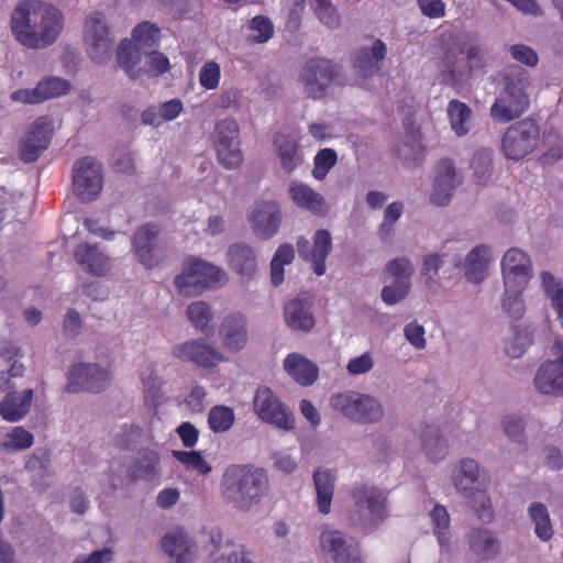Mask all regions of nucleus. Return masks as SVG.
<instances>
[{
  "label": "nucleus",
  "instance_id": "nucleus-1",
  "mask_svg": "<svg viewBox=\"0 0 563 563\" xmlns=\"http://www.w3.org/2000/svg\"><path fill=\"white\" fill-rule=\"evenodd\" d=\"M268 487L266 471L253 464L227 466L220 482V493L224 503L242 511H247L260 504Z\"/></svg>",
  "mask_w": 563,
  "mask_h": 563
},
{
  "label": "nucleus",
  "instance_id": "nucleus-2",
  "mask_svg": "<svg viewBox=\"0 0 563 563\" xmlns=\"http://www.w3.org/2000/svg\"><path fill=\"white\" fill-rule=\"evenodd\" d=\"M441 48V75L452 85L471 78L475 70L485 66L483 49L475 41H461L453 34L442 35Z\"/></svg>",
  "mask_w": 563,
  "mask_h": 563
},
{
  "label": "nucleus",
  "instance_id": "nucleus-3",
  "mask_svg": "<svg viewBox=\"0 0 563 563\" xmlns=\"http://www.w3.org/2000/svg\"><path fill=\"white\" fill-rule=\"evenodd\" d=\"M503 79L504 89L489 111L494 121L508 123L519 118L529 107V74L519 66H509L504 70Z\"/></svg>",
  "mask_w": 563,
  "mask_h": 563
},
{
  "label": "nucleus",
  "instance_id": "nucleus-4",
  "mask_svg": "<svg viewBox=\"0 0 563 563\" xmlns=\"http://www.w3.org/2000/svg\"><path fill=\"white\" fill-rule=\"evenodd\" d=\"M353 505L347 512L351 526L365 532L374 530L387 517V497L383 490L366 484L356 485L351 492Z\"/></svg>",
  "mask_w": 563,
  "mask_h": 563
},
{
  "label": "nucleus",
  "instance_id": "nucleus-5",
  "mask_svg": "<svg viewBox=\"0 0 563 563\" xmlns=\"http://www.w3.org/2000/svg\"><path fill=\"white\" fill-rule=\"evenodd\" d=\"M478 464L473 459H463L454 473V486L459 492L470 493V505L483 522L494 519V509L485 489H478Z\"/></svg>",
  "mask_w": 563,
  "mask_h": 563
},
{
  "label": "nucleus",
  "instance_id": "nucleus-6",
  "mask_svg": "<svg viewBox=\"0 0 563 563\" xmlns=\"http://www.w3.org/2000/svg\"><path fill=\"white\" fill-rule=\"evenodd\" d=\"M225 279L219 267L199 258L191 257L176 276L175 285L184 296L199 294L205 288L217 287Z\"/></svg>",
  "mask_w": 563,
  "mask_h": 563
},
{
  "label": "nucleus",
  "instance_id": "nucleus-7",
  "mask_svg": "<svg viewBox=\"0 0 563 563\" xmlns=\"http://www.w3.org/2000/svg\"><path fill=\"white\" fill-rule=\"evenodd\" d=\"M24 366L14 362L7 372L0 373V389L5 393L4 399L0 402V416L7 421H18L24 417L31 407L33 390L27 388L20 396L15 391L13 378L22 377Z\"/></svg>",
  "mask_w": 563,
  "mask_h": 563
},
{
  "label": "nucleus",
  "instance_id": "nucleus-8",
  "mask_svg": "<svg viewBox=\"0 0 563 563\" xmlns=\"http://www.w3.org/2000/svg\"><path fill=\"white\" fill-rule=\"evenodd\" d=\"M539 141L540 126L533 119L526 118L507 128L501 147L509 159L520 161L537 148Z\"/></svg>",
  "mask_w": 563,
  "mask_h": 563
},
{
  "label": "nucleus",
  "instance_id": "nucleus-9",
  "mask_svg": "<svg viewBox=\"0 0 563 563\" xmlns=\"http://www.w3.org/2000/svg\"><path fill=\"white\" fill-rule=\"evenodd\" d=\"M330 406L342 416L358 422H375L383 416L382 406L376 399L357 391L332 395Z\"/></svg>",
  "mask_w": 563,
  "mask_h": 563
},
{
  "label": "nucleus",
  "instance_id": "nucleus-10",
  "mask_svg": "<svg viewBox=\"0 0 563 563\" xmlns=\"http://www.w3.org/2000/svg\"><path fill=\"white\" fill-rule=\"evenodd\" d=\"M84 42L87 54L96 64H104L110 60L114 40L102 12L90 13L84 25Z\"/></svg>",
  "mask_w": 563,
  "mask_h": 563
},
{
  "label": "nucleus",
  "instance_id": "nucleus-11",
  "mask_svg": "<svg viewBox=\"0 0 563 563\" xmlns=\"http://www.w3.org/2000/svg\"><path fill=\"white\" fill-rule=\"evenodd\" d=\"M71 179L77 198L82 202H91L103 187L102 165L91 156L81 157L74 163Z\"/></svg>",
  "mask_w": 563,
  "mask_h": 563
},
{
  "label": "nucleus",
  "instance_id": "nucleus-12",
  "mask_svg": "<svg viewBox=\"0 0 563 563\" xmlns=\"http://www.w3.org/2000/svg\"><path fill=\"white\" fill-rule=\"evenodd\" d=\"M339 75V65L327 58L314 57L305 63L299 79L309 98L321 99L327 95L328 88Z\"/></svg>",
  "mask_w": 563,
  "mask_h": 563
},
{
  "label": "nucleus",
  "instance_id": "nucleus-13",
  "mask_svg": "<svg viewBox=\"0 0 563 563\" xmlns=\"http://www.w3.org/2000/svg\"><path fill=\"white\" fill-rule=\"evenodd\" d=\"M254 410L266 423L285 431L295 429L291 410L268 387L257 388L254 396Z\"/></svg>",
  "mask_w": 563,
  "mask_h": 563
},
{
  "label": "nucleus",
  "instance_id": "nucleus-14",
  "mask_svg": "<svg viewBox=\"0 0 563 563\" xmlns=\"http://www.w3.org/2000/svg\"><path fill=\"white\" fill-rule=\"evenodd\" d=\"M239 125L232 118L221 120L216 125V150L220 164L228 168H236L243 162L239 147Z\"/></svg>",
  "mask_w": 563,
  "mask_h": 563
},
{
  "label": "nucleus",
  "instance_id": "nucleus-15",
  "mask_svg": "<svg viewBox=\"0 0 563 563\" xmlns=\"http://www.w3.org/2000/svg\"><path fill=\"white\" fill-rule=\"evenodd\" d=\"M35 41H32L31 48H45L54 44L64 29V15L53 4L40 1L37 5V18L33 25Z\"/></svg>",
  "mask_w": 563,
  "mask_h": 563
},
{
  "label": "nucleus",
  "instance_id": "nucleus-16",
  "mask_svg": "<svg viewBox=\"0 0 563 563\" xmlns=\"http://www.w3.org/2000/svg\"><path fill=\"white\" fill-rule=\"evenodd\" d=\"M555 360L543 363L534 377V385L544 395L563 396V341L555 340L552 346Z\"/></svg>",
  "mask_w": 563,
  "mask_h": 563
},
{
  "label": "nucleus",
  "instance_id": "nucleus-17",
  "mask_svg": "<svg viewBox=\"0 0 563 563\" xmlns=\"http://www.w3.org/2000/svg\"><path fill=\"white\" fill-rule=\"evenodd\" d=\"M109 380L110 374L108 371L96 364L79 363L69 371L66 391L71 394L79 391L99 393L106 388Z\"/></svg>",
  "mask_w": 563,
  "mask_h": 563
},
{
  "label": "nucleus",
  "instance_id": "nucleus-18",
  "mask_svg": "<svg viewBox=\"0 0 563 563\" xmlns=\"http://www.w3.org/2000/svg\"><path fill=\"white\" fill-rule=\"evenodd\" d=\"M159 228L153 223L141 225L132 239V252L137 261L146 268L152 269L163 260L157 245Z\"/></svg>",
  "mask_w": 563,
  "mask_h": 563
},
{
  "label": "nucleus",
  "instance_id": "nucleus-19",
  "mask_svg": "<svg viewBox=\"0 0 563 563\" xmlns=\"http://www.w3.org/2000/svg\"><path fill=\"white\" fill-rule=\"evenodd\" d=\"M385 274L393 278V283L382 290V299L387 305L400 301L409 292L412 266L408 258H395L387 263Z\"/></svg>",
  "mask_w": 563,
  "mask_h": 563
},
{
  "label": "nucleus",
  "instance_id": "nucleus-20",
  "mask_svg": "<svg viewBox=\"0 0 563 563\" xmlns=\"http://www.w3.org/2000/svg\"><path fill=\"white\" fill-rule=\"evenodd\" d=\"M40 0H21L10 15V29L14 38L23 46L31 48L35 41L34 23L37 18Z\"/></svg>",
  "mask_w": 563,
  "mask_h": 563
},
{
  "label": "nucleus",
  "instance_id": "nucleus-21",
  "mask_svg": "<svg viewBox=\"0 0 563 563\" xmlns=\"http://www.w3.org/2000/svg\"><path fill=\"white\" fill-rule=\"evenodd\" d=\"M320 543L335 563H363L358 542L346 538L341 531L322 532Z\"/></svg>",
  "mask_w": 563,
  "mask_h": 563
},
{
  "label": "nucleus",
  "instance_id": "nucleus-22",
  "mask_svg": "<svg viewBox=\"0 0 563 563\" xmlns=\"http://www.w3.org/2000/svg\"><path fill=\"white\" fill-rule=\"evenodd\" d=\"M501 271L507 289L527 287L532 275L531 261L525 252L514 247L504 255Z\"/></svg>",
  "mask_w": 563,
  "mask_h": 563
},
{
  "label": "nucleus",
  "instance_id": "nucleus-23",
  "mask_svg": "<svg viewBox=\"0 0 563 563\" xmlns=\"http://www.w3.org/2000/svg\"><path fill=\"white\" fill-rule=\"evenodd\" d=\"M332 250L331 234L325 229L318 230L313 235V245L305 238L297 240V251L300 257L310 262L317 276L325 273V260Z\"/></svg>",
  "mask_w": 563,
  "mask_h": 563
},
{
  "label": "nucleus",
  "instance_id": "nucleus-24",
  "mask_svg": "<svg viewBox=\"0 0 563 563\" xmlns=\"http://www.w3.org/2000/svg\"><path fill=\"white\" fill-rule=\"evenodd\" d=\"M53 129L46 118H40L30 126L20 143V158L25 163L35 162L48 147Z\"/></svg>",
  "mask_w": 563,
  "mask_h": 563
},
{
  "label": "nucleus",
  "instance_id": "nucleus-25",
  "mask_svg": "<svg viewBox=\"0 0 563 563\" xmlns=\"http://www.w3.org/2000/svg\"><path fill=\"white\" fill-rule=\"evenodd\" d=\"M70 84L58 77H47L33 89H19L11 93V100L25 104H36L68 93Z\"/></svg>",
  "mask_w": 563,
  "mask_h": 563
},
{
  "label": "nucleus",
  "instance_id": "nucleus-26",
  "mask_svg": "<svg viewBox=\"0 0 563 563\" xmlns=\"http://www.w3.org/2000/svg\"><path fill=\"white\" fill-rule=\"evenodd\" d=\"M173 354L183 362H191L203 368L213 367L224 360V356L205 340H191L176 345Z\"/></svg>",
  "mask_w": 563,
  "mask_h": 563
},
{
  "label": "nucleus",
  "instance_id": "nucleus-27",
  "mask_svg": "<svg viewBox=\"0 0 563 563\" xmlns=\"http://www.w3.org/2000/svg\"><path fill=\"white\" fill-rule=\"evenodd\" d=\"M249 220L254 232L261 239L272 238L279 229L282 213L276 201H256L249 213Z\"/></svg>",
  "mask_w": 563,
  "mask_h": 563
},
{
  "label": "nucleus",
  "instance_id": "nucleus-28",
  "mask_svg": "<svg viewBox=\"0 0 563 563\" xmlns=\"http://www.w3.org/2000/svg\"><path fill=\"white\" fill-rule=\"evenodd\" d=\"M219 334L227 350L239 352L247 341L245 317L240 312L228 314L221 322Z\"/></svg>",
  "mask_w": 563,
  "mask_h": 563
},
{
  "label": "nucleus",
  "instance_id": "nucleus-29",
  "mask_svg": "<svg viewBox=\"0 0 563 563\" xmlns=\"http://www.w3.org/2000/svg\"><path fill=\"white\" fill-rule=\"evenodd\" d=\"M75 261L89 274L104 276L111 267V261L97 244L80 243L74 250Z\"/></svg>",
  "mask_w": 563,
  "mask_h": 563
},
{
  "label": "nucleus",
  "instance_id": "nucleus-30",
  "mask_svg": "<svg viewBox=\"0 0 563 563\" xmlns=\"http://www.w3.org/2000/svg\"><path fill=\"white\" fill-rule=\"evenodd\" d=\"M455 184V168L451 159L444 158L438 163L433 191L430 196L431 203L446 206L452 196Z\"/></svg>",
  "mask_w": 563,
  "mask_h": 563
},
{
  "label": "nucleus",
  "instance_id": "nucleus-31",
  "mask_svg": "<svg viewBox=\"0 0 563 563\" xmlns=\"http://www.w3.org/2000/svg\"><path fill=\"white\" fill-rule=\"evenodd\" d=\"M289 196L300 209L310 211L316 216H325L329 211L323 196L303 183L292 181L289 185Z\"/></svg>",
  "mask_w": 563,
  "mask_h": 563
},
{
  "label": "nucleus",
  "instance_id": "nucleus-32",
  "mask_svg": "<svg viewBox=\"0 0 563 563\" xmlns=\"http://www.w3.org/2000/svg\"><path fill=\"white\" fill-rule=\"evenodd\" d=\"M229 266L241 279L249 280L256 273L257 261L253 249L243 242L232 244L227 253Z\"/></svg>",
  "mask_w": 563,
  "mask_h": 563
},
{
  "label": "nucleus",
  "instance_id": "nucleus-33",
  "mask_svg": "<svg viewBox=\"0 0 563 563\" xmlns=\"http://www.w3.org/2000/svg\"><path fill=\"white\" fill-rule=\"evenodd\" d=\"M161 548L176 563H187L192 556V543L186 531L179 527L162 538Z\"/></svg>",
  "mask_w": 563,
  "mask_h": 563
},
{
  "label": "nucleus",
  "instance_id": "nucleus-34",
  "mask_svg": "<svg viewBox=\"0 0 563 563\" xmlns=\"http://www.w3.org/2000/svg\"><path fill=\"white\" fill-rule=\"evenodd\" d=\"M387 48L385 43L380 40H376L371 49L363 47L356 52L353 62L354 67L364 78L373 76L379 71V62L385 58Z\"/></svg>",
  "mask_w": 563,
  "mask_h": 563
},
{
  "label": "nucleus",
  "instance_id": "nucleus-35",
  "mask_svg": "<svg viewBox=\"0 0 563 563\" xmlns=\"http://www.w3.org/2000/svg\"><path fill=\"white\" fill-rule=\"evenodd\" d=\"M285 322L292 330L310 331L314 327L311 303L307 300L292 299L285 305Z\"/></svg>",
  "mask_w": 563,
  "mask_h": 563
},
{
  "label": "nucleus",
  "instance_id": "nucleus-36",
  "mask_svg": "<svg viewBox=\"0 0 563 563\" xmlns=\"http://www.w3.org/2000/svg\"><path fill=\"white\" fill-rule=\"evenodd\" d=\"M284 368L289 376L302 386L312 385L319 375L318 367L298 353H291L285 358Z\"/></svg>",
  "mask_w": 563,
  "mask_h": 563
},
{
  "label": "nucleus",
  "instance_id": "nucleus-37",
  "mask_svg": "<svg viewBox=\"0 0 563 563\" xmlns=\"http://www.w3.org/2000/svg\"><path fill=\"white\" fill-rule=\"evenodd\" d=\"M335 476L329 470L318 468L313 472V484L317 493L318 510L327 515L331 510Z\"/></svg>",
  "mask_w": 563,
  "mask_h": 563
},
{
  "label": "nucleus",
  "instance_id": "nucleus-38",
  "mask_svg": "<svg viewBox=\"0 0 563 563\" xmlns=\"http://www.w3.org/2000/svg\"><path fill=\"white\" fill-rule=\"evenodd\" d=\"M472 552L481 560H490L499 551L498 540L486 529H472L468 534Z\"/></svg>",
  "mask_w": 563,
  "mask_h": 563
},
{
  "label": "nucleus",
  "instance_id": "nucleus-39",
  "mask_svg": "<svg viewBox=\"0 0 563 563\" xmlns=\"http://www.w3.org/2000/svg\"><path fill=\"white\" fill-rule=\"evenodd\" d=\"M142 49L129 38L120 42L117 48V62L121 68L124 69L126 75L133 79L141 75V68H136L141 59Z\"/></svg>",
  "mask_w": 563,
  "mask_h": 563
},
{
  "label": "nucleus",
  "instance_id": "nucleus-40",
  "mask_svg": "<svg viewBox=\"0 0 563 563\" xmlns=\"http://www.w3.org/2000/svg\"><path fill=\"white\" fill-rule=\"evenodd\" d=\"M159 455L156 451L144 449L139 452V459L128 470V476L132 481L139 478L152 479L157 475Z\"/></svg>",
  "mask_w": 563,
  "mask_h": 563
},
{
  "label": "nucleus",
  "instance_id": "nucleus-41",
  "mask_svg": "<svg viewBox=\"0 0 563 563\" xmlns=\"http://www.w3.org/2000/svg\"><path fill=\"white\" fill-rule=\"evenodd\" d=\"M489 249L486 245H477L467 255L465 276L467 280L478 284L485 277L489 263Z\"/></svg>",
  "mask_w": 563,
  "mask_h": 563
},
{
  "label": "nucleus",
  "instance_id": "nucleus-42",
  "mask_svg": "<svg viewBox=\"0 0 563 563\" xmlns=\"http://www.w3.org/2000/svg\"><path fill=\"white\" fill-rule=\"evenodd\" d=\"M274 144L277 147L283 168L287 173L292 172L301 163L297 141L289 135L278 133L274 139Z\"/></svg>",
  "mask_w": 563,
  "mask_h": 563
},
{
  "label": "nucleus",
  "instance_id": "nucleus-43",
  "mask_svg": "<svg viewBox=\"0 0 563 563\" xmlns=\"http://www.w3.org/2000/svg\"><path fill=\"white\" fill-rule=\"evenodd\" d=\"M542 287L552 309L556 312V319L563 328V284L558 282L549 272L541 273Z\"/></svg>",
  "mask_w": 563,
  "mask_h": 563
},
{
  "label": "nucleus",
  "instance_id": "nucleus-44",
  "mask_svg": "<svg viewBox=\"0 0 563 563\" xmlns=\"http://www.w3.org/2000/svg\"><path fill=\"white\" fill-rule=\"evenodd\" d=\"M446 110L451 128L455 134L459 136L467 134L470 131L468 121L472 115L470 107L457 99H453L449 102Z\"/></svg>",
  "mask_w": 563,
  "mask_h": 563
},
{
  "label": "nucleus",
  "instance_id": "nucleus-45",
  "mask_svg": "<svg viewBox=\"0 0 563 563\" xmlns=\"http://www.w3.org/2000/svg\"><path fill=\"white\" fill-rule=\"evenodd\" d=\"M529 517L534 523V532L542 541H548L553 536V528L549 511L542 503H533L529 507Z\"/></svg>",
  "mask_w": 563,
  "mask_h": 563
},
{
  "label": "nucleus",
  "instance_id": "nucleus-46",
  "mask_svg": "<svg viewBox=\"0 0 563 563\" xmlns=\"http://www.w3.org/2000/svg\"><path fill=\"white\" fill-rule=\"evenodd\" d=\"M235 416L231 407L217 405L208 413L209 428L216 433L230 430L234 423Z\"/></svg>",
  "mask_w": 563,
  "mask_h": 563
},
{
  "label": "nucleus",
  "instance_id": "nucleus-47",
  "mask_svg": "<svg viewBox=\"0 0 563 563\" xmlns=\"http://www.w3.org/2000/svg\"><path fill=\"white\" fill-rule=\"evenodd\" d=\"M161 37V30L151 22L139 23L132 32V41L142 51L154 47Z\"/></svg>",
  "mask_w": 563,
  "mask_h": 563
},
{
  "label": "nucleus",
  "instance_id": "nucleus-48",
  "mask_svg": "<svg viewBox=\"0 0 563 563\" xmlns=\"http://www.w3.org/2000/svg\"><path fill=\"white\" fill-rule=\"evenodd\" d=\"M433 523V532L438 538V542L441 548L449 545V528H450V516L445 507L435 505L430 514Z\"/></svg>",
  "mask_w": 563,
  "mask_h": 563
},
{
  "label": "nucleus",
  "instance_id": "nucleus-49",
  "mask_svg": "<svg viewBox=\"0 0 563 563\" xmlns=\"http://www.w3.org/2000/svg\"><path fill=\"white\" fill-rule=\"evenodd\" d=\"M33 434L23 427H14L0 442L2 450H25L32 446Z\"/></svg>",
  "mask_w": 563,
  "mask_h": 563
},
{
  "label": "nucleus",
  "instance_id": "nucleus-50",
  "mask_svg": "<svg viewBox=\"0 0 563 563\" xmlns=\"http://www.w3.org/2000/svg\"><path fill=\"white\" fill-rule=\"evenodd\" d=\"M173 456L181 463L186 468L197 471L201 475L211 472L210 464L203 459L198 451H173Z\"/></svg>",
  "mask_w": 563,
  "mask_h": 563
},
{
  "label": "nucleus",
  "instance_id": "nucleus-51",
  "mask_svg": "<svg viewBox=\"0 0 563 563\" xmlns=\"http://www.w3.org/2000/svg\"><path fill=\"white\" fill-rule=\"evenodd\" d=\"M308 3L317 18L330 29H336L340 19L335 7L330 0H308Z\"/></svg>",
  "mask_w": 563,
  "mask_h": 563
},
{
  "label": "nucleus",
  "instance_id": "nucleus-52",
  "mask_svg": "<svg viewBox=\"0 0 563 563\" xmlns=\"http://www.w3.org/2000/svg\"><path fill=\"white\" fill-rule=\"evenodd\" d=\"M252 34L249 36L251 43H265L274 35V25L272 21L264 15H256L250 21L249 25Z\"/></svg>",
  "mask_w": 563,
  "mask_h": 563
},
{
  "label": "nucleus",
  "instance_id": "nucleus-53",
  "mask_svg": "<svg viewBox=\"0 0 563 563\" xmlns=\"http://www.w3.org/2000/svg\"><path fill=\"white\" fill-rule=\"evenodd\" d=\"M422 446L432 461L440 460L446 454V444L443 438L438 432L433 434L431 427H427L422 434Z\"/></svg>",
  "mask_w": 563,
  "mask_h": 563
},
{
  "label": "nucleus",
  "instance_id": "nucleus-54",
  "mask_svg": "<svg viewBox=\"0 0 563 563\" xmlns=\"http://www.w3.org/2000/svg\"><path fill=\"white\" fill-rule=\"evenodd\" d=\"M525 288L526 287L507 289V287H505L503 308L504 311L514 319H520L526 311V307L521 297Z\"/></svg>",
  "mask_w": 563,
  "mask_h": 563
},
{
  "label": "nucleus",
  "instance_id": "nucleus-55",
  "mask_svg": "<svg viewBox=\"0 0 563 563\" xmlns=\"http://www.w3.org/2000/svg\"><path fill=\"white\" fill-rule=\"evenodd\" d=\"M187 316L192 325L203 333H208V323L212 319L211 308L203 301L192 302L187 309Z\"/></svg>",
  "mask_w": 563,
  "mask_h": 563
},
{
  "label": "nucleus",
  "instance_id": "nucleus-56",
  "mask_svg": "<svg viewBox=\"0 0 563 563\" xmlns=\"http://www.w3.org/2000/svg\"><path fill=\"white\" fill-rule=\"evenodd\" d=\"M338 155L332 148H322L314 156L312 175L316 179L322 180L329 170L335 165Z\"/></svg>",
  "mask_w": 563,
  "mask_h": 563
},
{
  "label": "nucleus",
  "instance_id": "nucleus-57",
  "mask_svg": "<svg viewBox=\"0 0 563 563\" xmlns=\"http://www.w3.org/2000/svg\"><path fill=\"white\" fill-rule=\"evenodd\" d=\"M221 77V69L218 63L210 60L202 65L199 73V84L207 90L218 88Z\"/></svg>",
  "mask_w": 563,
  "mask_h": 563
},
{
  "label": "nucleus",
  "instance_id": "nucleus-58",
  "mask_svg": "<svg viewBox=\"0 0 563 563\" xmlns=\"http://www.w3.org/2000/svg\"><path fill=\"white\" fill-rule=\"evenodd\" d=\"M146 71L154 76L163 75L170 68L167 56L161 52L152 51L146 54Z\"/></svg>",
  "mask_w": 563,
  "mask_h": 563
},
{
  "label": "nucleus",
  "instance_id": "nucleus-59",
  "mask_svg": "<svg viewBox=\"0 0 563 563\" xmlns=\"http://www.w3.org/2000/svg\"><path fill=\"white\" fill-rule=\"evenodd\" d=\"M511 57L527 66L533 67L538 64L539 57L533 48L525 44H515L509 48Z\"/></svg>",
  "mask_w": 563,
  "mask_h": 563
},
{
  "label": "nucleus",
  "instance_id": "nucleus-60",
  "mask_svg": "<svg viewBox=\"0 0 563 563\" xmlns=\"http://www.w3.org/2000/svg\"><path fill=\"white\" fill-rule=\"evenodd\" d=\"M505 433L518 443L523 442V422L520 418L508 416L503 420Z\"/></svg>",
  "mask_w": 563,
  "mask_h": 563
},
{
  "label": "nucleus",
  "instance_id": "nucleus-61",
  "mask_svg": "<svg viewBox=\"0 0 563 563\" xmlns=\"http://www.w3.org/2000/svg\"><path fill=\"white\" fill-rule=\"evenodd\" d=\"M472 166L474 168V177L477 184H484L490 176L492 173V161L488 156L483 155L475 156L472 159Z\"/></svg>",
  "mask_w": 563,
  "mask_h": 563
},
{
  "label": "nucleus",
  "instance_id": "nucleus-62",
  "mask_svg": "<svg viewBox=\"0 0 563 563\" xmlns=\"http://www.w3.org/2000/svg\"><path fill=\"white\" fill-rule=\"evenodd\" d=\"M422 14L430 19H439L445 15L443 0H417Z\"/></svg>",
  "mask_w": 563,
  "mask_h": 563
},
{
  "label": "nucleus",
  "instance_id": "nucleus-63",
  "mask_svg": "<svg viewBox=\"0 0 563 563\" xmlns=\"http://www.w3.org/2000/svg\"><path fill=\"white\" fill-rule=\"evenodd\" d=\"M177 433L185 448H194L199 439V430L189 421L183 422L177 428Z\"/></svg>",
  "mask_w": 563,
  "mask_h": 563
},
{
  "label": "nucleus",
  "instance_id": "nucleus-64",
  "mask_svg": "<svg viewBox=\"0 0 563 563\" xmlns=\"http://www.w3.org/2000/svg\"><path fill=\"white\" fill-rule=\"evenodd\" d=\"M113 551L110 548L93 551L88 556H79L73 563H109L112 560Z\"/></svg>",
  "mask_w": 563,
  "mask_h": 563
}]
</instances>
